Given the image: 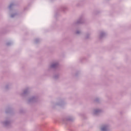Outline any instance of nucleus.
<instances>
[{
  "instance_id": "nucleus-22",
  "label": "nucleus",
  "mask_w": 131,
  "mask_h": 131,
  "mask_svg": "<svg viewBox=\"0 0 131 131\" xmlns=\"http://www.w3.org/2000/svg\"><path fill=\"white\" fill-rule=\"evenodd\" d=\"M22 112H23V111L20 110V113H22Z\"/></svg>"
},
{
  "instance_id": "nucleus-13",
  "label": "nucleus",
  "mask_w": 131,
  "mask_h": 131,
  "mask_svg": "<svg viewBox=\"0 0 131 131\" xmlns=\"http://www.w3.org/2000/svg\"><path fill=\"white\" fill-rule=\"evenodd\" d=\"M66 10V7L62 6L61 8V11H63V12H65V11Z\"/></svg>"
},
{
  "instance_id": "nucleus-4",
  "label": "nucleus",
  "mask_w": 131,
  "mask_h": 131,
  "mask_svg": "<svg viewBox=\"0 0 131 131\" xmlns=\"http://www.w3.org/2000/svg\"><path fill=\"white\" fill-rule=\"evenodd\" d=\"M2 123L4 124V126L8 127V126H10V125H11V121L8 120L4 122H2Z\"/></svg>"
},
{
  "instance_id": "nucleus-9",
  "label": "nucleus",
  "mask_w": 131,
  "mask_h": 131,
  "mask_svg": "<svg viewBox=\"0 0 131 131\" xmlns=\"http://www.w3.org/2000/svg\"><path fill=\"white\" fill-rule=\"evenodd\" d=\"M105 36H106V33H104V32H101L100 33L99 39H102V38H103V37H105Z\"/></svg>"
},
{
  "instance_id": "nucleus-14",
  "label": "nucleus",
  "mask_w": 131,
  "mask_h": 131,
  "mask_svg": "<svg viewBox=\"0 0 131 131\" xmlns=\"http://www.w3.org/2000/svg\"><path fill=\"white\" fill-rule=\"evenodd\" d=\"M39 41H40V40L38 38H36L35 39V43H38L39 42Z\"/></svg>"
},
{
  "instance_id": "nucleus-18",
  "label": "nucleus",
  "mask_w": 131,
  "mask_h": 131,
  "mask_svg": "<svg viewBox=\"0 0 131 131\" xmlns=\"http://www.w3.org/2000/svg\"><path fill=\"white\" fill-rule=\"evenodd\" d=\"M16 15H17V14L16 13H14L11 15V18H14L15 16H16Z\"/></svg>"
},
{
  "instance_id": "nucleus-19",
  "label": "nucleus",
  "mask_w": 131,
  "mask_h": 131,
  "mask_svg": "<svg viewBox=\"0 0 131 131\" xmlns=\"http://www.w3.org/2000/svg\"><path fill=\"white\" fill-rule=\"evenodd\" d=\"M90 37V34H87L85 37L86 39H88Z\"/></svg>"
},
{
  "instance_id": "nucleus-3",
  "label": "nucleus",
  "mask_w": 131,
  "mask_h": 131,
  "mask_svg": "<svg viewBox=\"0 0 131 131\" xmlns=\"http://www.w3.org/2000/svg\"><path fill=\"white\" fill-rule=\"evenodd\" d=\"M36 101H37V98L36 97L33 96L29 99L28 102L29 103H35Z\"/></svg>"
},
{
  "instance_id": "nucleus-7",
  "label": "nucleus",
  "mask_w": 131,
  "mask_h": 131,
  "mask_svg": "<svg viewBox=\"0 0 131 131\" xmlns=\"http://www.w3.org/2000/svg\"><path fill=\"white\" fill-rule=\"evenodd\" d=\"M59 66V63L56 62L50 66V68H53V69H56Z\"/></svg>"
},
{
  "instance_id": "nucleus-2",
  "label": "nucleus",
  "mask_w": 131,
  "mask_h": 131,
  "mask_svg": "<svg viewBox=\"0 0 131 131\" xmlns=\"http://www.w3.org/2000/svg\"><path fill=\"white\" fill-rule=\"evenodd\" d=\"M83 23H84V19L83 18V16H81L75 23V24H83Z\"/></svg>"
},
{
  "instance_id": "nucleus-6",
  "label": "nucleus",
  "mask_w": 131,
  "mask_h": 131,
  "mask_svg": "<svg viewBox=\"0 0 131 131\" xmlns=\"http://www.w3.org/2000/svg\"><path fill=\"white\" fill-rule=\"evenodd\" d=\"M109 129V126L108 125H104L101 128V131H108Z\"/></svg>"
},
{
  "instance_id": "nucleus-12",
  "label": "nucleus",
  "mask_w": 131,
  "mask_h": 131,
  "mask_svg": "<svg viewBox=\"0 0 131 131\" xmlns=\"http://www.w3.org/2000/svg\"><path fill=\"white\" fill-rule=\"evenodd\" d=\"M63 104H64V102L61 101V102L57 103L56 105H57L58 106H62Z\"/></svg>"
},
{
  "instance_id": "nucleus-21",
  "label": "nucleus",
  "mask_w": 131,
  "mask_h": 131,
  "mask_svg": "<svg viewBox=\"0 0 131 131\" xmlns=\"http://www.w3.org/2000/svg\"><path fill=\"white\" fill-rule=\"evenodd\" d=\"M9 89V85H7L5 87V90H8Z\"/></svg>"
},
{
  "instance_id": "nucleus-8",
  "label": "nucleus",
  "mask_w": 131,
  "mask_h": 131,
  "mask_svg": "<svg viewBox=\"0 0 131 131\" xmlns=\"http://www.w3.org/2000/svg\"><path fill=\"white\" fill-rule=\"evenodd\" d=\"M101 112H102V110H98V109L94 110L93 115H99V114H100Z\"/></svg>"
},
{
  "instance_id": "nucleus-16",
  "label": "nucleus",
  "mask_w": 131,
  "mask_h": 131,
  "mask_svg": "<svg viewBox=\"0 0 131 131\" xmlns=\"http://www.w3.org/2000/svg\"><path fill=\"white\" fill-rule=\"evenodd\" d=\"M54 79H58L59 78V75H56L54 76Z\"/></svg>"
},
{
  "instance_id": "nucleus-17",
  "label": "nucleus",
  "mask_w": 131,
  "mask_h": 131,
  "mask_svg": "<svg viewBox=\"0 0 131 131\" xmlns=\"http://www.w3.org/2000/svg\"><path fill=\"white\" fill-rule=\"evenodd\" d=\"M11 45H12V42H8L6 43V46H7L8 47H9V46H11Z\"/></svg>"
},
{
  "instance_id": "nucleus-11",
  "label": "nucleus",
  "mask_w": 131,
  "mask_h": 131,
  "mask_svg": "<svg viewBox=\"0 0 131 131\" xmlns=\"http://www.w3.org/2000/svg\"><path fill=\"white\" fill-rule=\"evenodd\" d=\"M15 6V4L14 3H11L10 5L9 6V10H12V8Z\"/></svg>"
},
{
  "instance_id": "nucleus-5",
  "label": "nucleus",
  "mask_w": 131,
  "mask_h": 131,
  "mask_svg": "<svg viewBox=\"0 0 131 131\" xmlns=\"http://www.w3.org/2000/svg\"><path fill=\"white\" fill-rule=\"evenodd\" d=\"M29 93V88H27L26 90L24 91V92L21 94V96L22 97H24L26 96V95H28V93Z\"/></svg>"
},
{
  "instance_id": "nucleus-10",
  "label": "nucleus",
  "mask_w": 131,
  "mask_h": 131,
  "mask_svg": "<svg viewBox=\"0 0 131 131\" xmlns=\"http://www.w3.org/2000/svg\"><path fill=\"white\" fill-rule=\"evenodd\" d=\"M12 112V108L8 107L6 110V113H11Z\"/></svg>"
},
{
  "instance_id": "nucleus-15",
  "label": "nucleus",
  "mask_w": 131,
  "mask_h": 131,
  "mask_svg": "<svg viewBox=\"0 0 131 131\" xmlns=\"http://www.w3.org/2000/svg\"><path fill=\"white\" fill-rule=\"evenodd\" d=\"M94 101L96 102V103H99V102H100V99L98 98H97L95 99Z\"/></svg>"
},
{
  "instance_id": "nucleus-20",
  "label": "nucleus",
  "mask_w": 131,
  "mask_h": 131,
  "mask_svg": "<svg viewBox=\"0 0 131 131\" xmlns=\"http://www.w3.org/2000/svg\"><path fill=\"white\" fill-rule=\"evenodd\" d=\"M80 34V31L78 30L76 32V34Z\"/></svg>"
},
{
  "instance_id": "nucleus-1",
  "label": "nucleus",
  "mask_w": 131,
  "mask_h": 131,
  "mask_svg": "<svg viewBox=\"0 0 131 131\" xmlns=\"http://www.w3.org/2000/svg\"><path fill=\"white\" fill-rule=\"evenodd\" d=\"M74 118L73 117H68L67 118H62V123L68 124V122L73 121Z\"/></svg>"
}]
</instances>
